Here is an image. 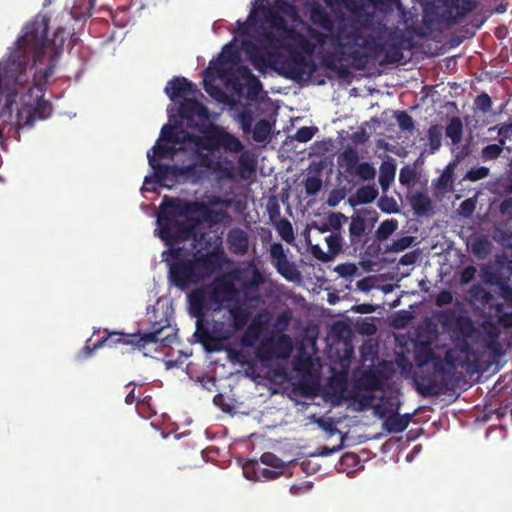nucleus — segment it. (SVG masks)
<instances>
[{"instance_id":"nucleus-1","label":"nucleus","mask_w":512,"mask_h":512,"mask_svg":"<svg viewBox=\"0 0 512 512\" xmlns=\"http://www.w3.org/2000/svg\"><path fill=\"white\" fill-rule=\"evenodd\" d=\"M50 19L46 15L38 14L25 24L20 35L9 49L6 59L0 62V94L6 90V99L0 113V145L3 143V135L6 119L12 117V104L16 97L29 84L28 66L30 60L33 64L42 63L46 54H49L48 63L54 55L57 58L62 53L65 42V30L58 28L51 40L47 33Z\"/></svg>"},{"instance_id":"nucleus-2","label":"nucleus","mask_w":512,"mask_h":512,"mask_svg":"<svg viewBox=\"0 0 512 512\" xmlns=\"http://www.w3.org/2000/svg\"><path fill=\"white\" fill-rule=\"evenodd\" d=\"M261 46L253 43L245 44L246 53L255 69L265 72L272 69L278 75L300 82L309 79L317 70V65L301 48L299 50L286 45L284 39L271 30L260 33Z\"/></svg>"},{"instance_id":"nucleus-3","label":"nucleus","mask_w":512,"mask_h":512,"mask_svg":"<svg viewBox=\"0 0 512 512\" xmlns=\"http://www.w3.org/2000/svg\"><path fill=\"white\" fill-rule=\"evenodd\" d=\"M168 267V280L174 287L185 291L218 273L225 263L224 252L214 249L207 253L197 251L189 257L183 248H169L162 253Z\"/></svg>"},{"instance_id":"nucleus-4","label":"nucleus","mask_w":512,"mask_h":512,"mask_svg":"<svg viewBox=\"0 0 512 512\" xmlns=\"http://www.w3.org/2000/svg\"><path fill=\"white\" fill-rule=\"evenodd\" d=\"M211 213L212 211L203 201L166 198L157 216L158 236L165 245L174 248L175 244L188 240L194 233L192 225L177 217L201 214L208 218Z\"/></svg>"},{"instance_id":"nucleus-5","label":"nucleus","mask_w":512,"mask_h":512,"mask_svg":"<svg viewBox=\"0 0 512 512\" xmlns=\"http://www.w3.org/2000/svg\"><path fill=\"white\" fill-rule=\"evenodd\" d=\"M227 311L231 319L230 324L206 319L195 327L194 337L208 353L224 350L225 343L248 325L252 314L247 303L239 302L228 305Z\"/></svg>"},{"instance_id":"nucleus-6","label":"nucleus","mask_w":512,"mask_h":512,"mask_svg":"<svg viewBox=\"0 0 512 512\" xmlns=\"http://www.w3.org/2000/svg\"><path fill=\"white\" fill-rule=\"evenodd\" d=\"M414 361L417 366L413 374L416 391L423 397L438 396L451 375L448 363L436 355L428 343L416 345Z\"/></svg>"},{"instance_id":"nucleus-7","label":"nucleus","mask_w":512,"mask_h":512,"mask_svg":"<svg viewBox=\"0 0 512 512\" xmlns=\"http://www.w3.org/2000/svg\"><path fill=\"white\" fill-rule=\"evenodd\" d=\"M57 55L51 58L44 69H37L32 85L25 93H20L21 108L17 111V128L32 127L36 120H44L52 114V104L44 99L49 79L55 72Z\"/></svg>"},{"instance_id":"nucleus-8","label":"nucleus","mask_w":512,"mask_h":512,"mask_svg":"<svg viewBox=\"0 0 512 512\" xmlns=\"http://www.w3.org/2000/svg\"><path fill=\"white\" fill-rule=\"evenodd\" d=\"M162 332L163 328L147 333H123L104 329V335L94 343L92 347L85 345L84 349L87 350V354L90 355L93 351L103 347L115 348L119 345H131L138 349H143L149 344L162 343L167 345L172 343L173 337L170 335L162 337Z\"/></svg>"},{"instance_id":"nucleus-9","label":"nucleus","mask_w":512,"mask_h":512,"mask_svg":"<svg viewBox=\"0 0 512 512\" xmlns=\"http://www.w3.org/2000/svg\"><path fill=\"white\" fill-rule=\"evenodd\" d=\"M185 136V144H193L197 150L215 151L219 148H223L228 152L239 153L244 148L243 144L236 136L215 124H210L208 128L204 130L203 136L189 132Z\"/></svg>"},{"instance_id":"nucleus-10","label":"nucleus","mask_w":512,"mask_h":512,"mask_svg":"<svg viewBox=\"0 0 512 512\" xmlns=\"http://www.w3.org/2000/svg\"><path fill=\"white\" fill-rule=\"evenodd\" d=\"M256 11L262 12L264 19L270 24V26L284 35L282 37L284 40H293L307 55H313L316 49L315 44L307 39L302 33L296 31L293 27H290L279 11H275L265 5L257 6L252 9L250 17Z\"/></svg>"},{"instance_id":"nucleus-11","label":"nucleus","mask_w":512,"mask_h":512,"mask_svg":"<svg viewBox=\"0 0 512 512\" xmlns=\"http://www.w3.org/2000/svg\"><path fill=\"white\" fill-rule=\"evenodd\" d=\"M338 166L345 176L358 177L361 181L375 178L376 170L369 162H359L356 148L347 146L337 157Z\"/></svg>"},{"instance_id":"nucleus-12","label":"nucleus","mask_w":512,"mask_h":512,"mask_svg":"<svg viewBox=\"0 0 512 512\" xmlns=\"http://www.w3.org/2000/svg\"><path fill=\"white\" fill-rule=\"evenodd\" d=\"M379 215L375 210L362 209L351 216L349 224L350 246L357 250L366 244L364 239L378 221Z\"/></svg>"},{"instance_id":"nucleus-13","label":"nucleus","mask_w":512,"mask_h":512,"mask_svg":"<svg viewBox=\"0 0 512 512\" xmlns=\"http://www.w3.org/2000/svg\"><path fill=\"white\" fill-rule=\"evenodd\" d=\"M204 287L215 305L214 312H220L223 308L227 309V306L233 303H246L241 299L234 283L228 279L217 278Z\"/></svg>"},{"instance_id":"nucleus-14","label":"nucleus","mask_w":512,"mask_h":512,"mask_svg":"<svg viewBox=\"0 0 512 512\" xmlns=\"http://www.w3.org/2000/svg\"><path fill=\"white\" fill-rule=\"evenodd\" d=\"M147 158L150 167L153 169V177H145V190L150 191L151 189L148 188V185L152 183L170 188L181 182L180 166L162 164L158 159H155L153 155H150V152H147Z\"/></svg>"},{"instance_id":"nucleus-15","label":"nucleus","mask_w":512,"mask_h":512,"mask_svg":"<svg viewBox=\"0 0 512 512\" xmlns=\"http://www.w3.org/2000/svg\"><path fill=\"white\" fill-rule=\"evenodd\" d=\"M189 315L196 319L195 326L208 319L209 312L215 313V305L204 286L196 287L187 294Z\"/></svg>"},{"instance_id":"nucleus-16","label":"nucleus","mask_w":512,"mask_h":512,"mask_svg":"<svg viewBox=\"0 0 512 512\" xmlns=\"http://www.w3.org/2000/svg\"><path fill=\"white\" fill-rule=\"evenodd\" d=\"M269 254L272 265L284 279L290 282L300 280L301 274L296 265L288 260L282 243H272L270 245Z\"/></svg>"},{"instance_id":"nucleus-17","label":"nucleus","mask_w":512,"mask_h":512,"mask_svg":"<svg viewBox=\"0 0 512 512\" xmlns=\"http://www.w3.org/2000/svg\"><path fill=\"white\" fill-rule=\"evenodd\" d=\"M229 80L236 91H241L243 87L241 82L244 81L247 88V97L252 100L255 99L263 89L260 80L251 72L247 66L244 65L233 69L230 72Z\"/></svg>"},{"instance_id":"nucleus-18","label":"nucleus","mask_w":512,"mask_h":512,"mask_svg":"<svg viewBox=\"0 0 512 512\" xmlns=\"http://www.w3.org/2000/svg\"><path fill=\"white\" fill-rule=\"evenodd\" d=\"M269 322L270 315L268 313L261 312L255 315L240 338L241 346L246 348L255 347Z\"/></svg>"},{"instance_id":"nucleus-19","label":"nucleus","mask_w":512,"mask_h":512,"mask_svg":"<svg viewBox=\"0 0 512 512\" xmlns=\"http://www.w3.org/2000/svg\"><path fill=\"white\" fill-rule=\"evenodd\" d=\"M179 115L187 121L189 127L197 128L198 124L195 119L207 120L209 118V110L196 99L184 98L179 105Z\"/></svg>"},{"instance_id":"nucleus-20","label":"nucleus","mask_w":512,"mask_h":512,"mask_svg":"<svg viewBox=\"0 0 512 512\" xmlns=\"http://www.w3.org/2000/svg\"><path fill=\"white\" fill-rule=\"evenodd\" d=\"M197 92L199 91L196 84L182 76L174 77L165 87V93L172 101L185 98L188 95H195Z\"/></svg>"},{"instance_id":"nucleus-21","label":"nucleus","mask_w":512,"mask_h":512,"mask_svg":"<svg viewBox=\"0 0 512 512\" xmlns=\"http://www.w3.org/2000/svg\"><path fill=\"white\" fill-rule=\"evenodd\" d=\"M226 240L232 254L241 256L247 254L249 249V237L243 229L238 227L230 229Z\"/></svg>"},{"instance_id":"nucleus-22","label":"nucleus","mask_w":512,"mask_h":512,"mask_svg":"<svg viewBox=\"0 0 512 512\" xmlns=\"http://www.w3.org/2000/svg\"><path fill=\"white\" fill-rule=\"evenodd\" d=\"M437 319L442 326H451L453 323H455L456 326L461 330H464L467 327H472V321L470 318L457 315V312L454 309L439 311L437 314Z\"/></svg>"},{"instance_id":"nucleus-23","label":"nucleus","mask_w":512,"mask_h":512,"mask_svg":"<svg viewBox=\"0 0 512 512\" xmlns=\"http://www.w3.org/2000/svg\"><path fill=\"white\" fill-rule=\"evenodd\" d=\"M413 415V413H392L385 419L384 428L389 433H401L407 429Z\"/></svg>"},{"instance_id":"nucleus-24","label":"nucleus","mask_w":512,"mask_h":512,"mask_svg":"<svg viewBox=\"0 0 512 512\" xmlns=\"http://www.w3.org/2000/svg\"><path fill=\"white\" fill-rule=\"evenodd\" d=\"M409 203L417 216H426L432 209V200L427 193L416 192L409 197Z\"/></svg>"},{"instance_id":"nucleus-25","label":"nucleus","mask_w":512,"mask_h":512,"mask_svg":"<svg viewBox=\"0 0 512 512\" xmlns=\"http://www.w3.org/2000/svg\"><path fill=\"white\" fill-rule=\"evenodd\" d=\"M310 21L324 30L333 28V21L329 13L319 4L313 3L310 8Z\"/></svg>"},{"instance_id":"nucleus-26","label":"nucleus","mask_w":512,"mask_h":512,"mask_svg":"<svg viewBox=\"0 0 512 512\" xmlns=\"http://www.w3.org/2000/svg\"><path fill=\"white\" fill-rule=\"evenodd\" d=\"M188 131L184 130L179 125H164L161 129L160 140L166 141L171 144H185L186 134Z\"/></svg>"},{"instance_id":"nucleus-27","label":"nucleus","mask_w":512,"mask_h":512,"mask_svg":"<svg viewBox=\"0 0 512 512\" xmlns=\"http://www.w3.org/2000/svg\"><path fill=\"white\" fill-rule=\"evenodd\" d=\"M443 3L449 10L456 11V15L454 16L455 20L465 17L477 6L475 0H443Z\"/></svg>"},{"instance_id":"nucleus-28","label":"nucleus","mask_w":512,"mask_h":512,"mask_svg":"<svg viewBox=\"0 0 512 512\" xmlns=\"http://www.w3.org/2000/svg\"><path fill=\"white\" fill-rule=\"evenodd\" d=\"M255 355L261 363H268L275 358L274 336L262 339L255 349Z\"/></svg>"},{"instance_id":"nucleus-29","label":"nucleus","mask_w":512,"mask_h":512,"mask_svg":"<svg viewBox=\"0 0 512 512\" xmlns=\"http://www.w3.org/2000/svg\"><path fill=\"white\" fill-rule=\"evenodd\" d=\"M378 196V191L374 186L367 185L358 188L355 196L349 198V204L356 206L359 204H369L373 202Z\"/></svg>"},{"instance_id":"nucleus-30","label":"nucleus","mask_w":512,"mask_h":512,"mask_svg":"<svg viewBox=\"0 0 512 512\" xmlns=\"http://www.w3.org/2000/svg\"><path fill=\"white\" fill-rule=\"evenodd\" d=\"M274 348L276 359L289 358L293 351V342L291 337L284 333L274 337Z\"/></svg>"},{"instance_id":"nucleus-31","label":"nucleus","mask_w":512,"mask_h":512,"mask_svg":"<svg viewBox=\"0 0 512 512\" xmlns=\"http://www.w3.org/2000/svg\"><path fill=\"white\" fill-rule=\"evenodd\" d=\"M95 0H74L71 8V16L75 20H83L91 16Z\"/></svg>"},{"instance_id":"nucleus-32","label":"nucleus","mask_w":512,"mask_h":512,"mask_svg":"<svg viewBox=\"0 0 512 512\" xmlns=\"http://www.w3.org/2000/svg\"><path fill=\"white\" fill-rule=\"evenodd\" d=\"M239 175L242 179L247 180L254 173L256 168V162L254 157L244 152L238 158Z\"/></svg>"},{"instance_id":"nucleus-33","label":"nucleus","mask_w":512,"mask_h":512,"mask_svg":"<svg viewBox=\"0 0 512 512\" xmlns=\"http://www.w3.org/2000/svg\"><path fill=\"white\" fill-rule=\"evenodd\" d=\"M446 137L449 138L452 144H459L463 135V124L459 117H452L446 126Z\"/></svg>"},{"instance_id":"nucleus-34","label":"nucleus","mask_w":512,"mask_h":512,"mask_svg":"<svg viewBox=\"0 0 512 512\" xmlns=\"http://www.w3.org/2000/svg\"><path fill=\"white\" fill-rule=\"evenodd\" d=\"M398 229L396 219H386L378 226L375 231V238L382 242L387 240Z\"/></svg>"},{"instance_id":"nucleus-35","label":"nucleus","mask_w":512,"mask_h":512,"mask_svg":"<svg viewBox=\"0 0 512 512\" xmlns=\"http://www.w3.org/2000/svg\"><path fill=\"white\" fill-rule=\"evenodd\" d=\"M395 166L383 163L380 167L379 184L383 191H387L395 178Z\"/></svg>"},{"instance_id":"nucleus-36","label":"nucleus","mask_w":512,"mask_h":512,"mask_svg":"<svg viewBox=\"0 0 512 512\" xmlns=\"http://www.w3.org/2000/svg\"><path fill=\"white\" fill-rule=\"evenodd\" d=\"M442 127L440 125H431L427 131L430 153L438 151L442 145Z\"/></svg>"},{"instance_id":"nucleus-37","label":"nucleus","mask_w":512,"mask_h":512,"mask_svg":"<svg viewBox=\"0 0 512 512\" xmlns=\"http://www.w3.org/2000/svg\"><path fill=\"white\" fill-rule=\"evenodd\" d=\"M181 181L199 182L203 177V172L198 168L196 163L186 166H180Z\"/></svg>"},{"instance_id":"nucleus-38","label":"nucleus","mask_w":512,"mask_h":512,"mask_svg":"<svg viewBox=\"0 0 512 512\" xmlns=\"http://www.w3.org/2000/svg\"><path fill=\"white\" fill-rule=\"evenodd\" d=\"M160 139L157 140L155 145L149 151L150 155H153L155 159H166L172 158L176 154L174 146L160 143Z\"/></svg>"},{"instance_id":"nucleus-39","label":"nucleus","mask_w":512,"mask_h":512,"mask_svg":"<svg viewBox=\"0 0 512 512\" xmlns=\"http://www.w3.org/2000/svg\"><path fill=\"white\" fill-rule=\"evenodd\" d=\"M271 132V125L268 120H259L253 129V140L256 142H264L267 140Z\"/></svg>"},{"instance_id":"nucleus-40","label":"nucleus","mask_w":512,"mask_h":512,"mask_svg":"<svg viewBox=\"0 0 512 512\" xmlns=\"http://www.w3.org/2000/svg\"><path fill=\"white\" fill-rule=\"evenodd\" d=\"M363 386L369 390H379L382 386L381 375L373 370H368L362 376Z\"/></svg>"},{"instance_id":"nucleus-41","label":"nucleus","mask_w":512,"mask_h":512,"mask_svg":"<svg viewBox=\"0 0 512 512\" xmlns=\"http://www.w3.org/2000/svg\"><path fill=\"white\" fill-rule=\"evenodd\" d=\"M384 53H385V60L383 62H381V64H383V63H387V64L399 63L403 59V52H402L400 44H398V43H392L387 48L385 47Z\"/></svg>"},{"instance_id":"nucleus-42","label":"nucleus","mask_w":512,"mask_h":512,"mask_svg":"<svg viewBox=\"0 0 512 512\" xmlns=\"http://www.w3.org/2000/svg\"><path fill=\"white\" fill-rule=\"evenodd\" d=\"M212 171L216 173L220 179L233 181L236 178L235 168L231 163L223 164L221 161H217Z\"/></svg>"},{"instance_id":"nucleus-43","label":"nucleus","mask_w":512,"mask_h":512,"mask_svg":"<svg viewBox=\"0 0 512 512\" xmlns=\"http://www.w3.org/2000/svg\"><path fill=\"white\" fill-rule=\"evenodd\" d=\"M377 206L382 212L387 214L399 212V207L396 200L393 197H388L386 195L379 198Z\"/></svg>"},{"instance_id":"nucleus-44","label":"nucleus","mask_w":512,"mask_h":512,"mask_svg":"<svg viewBox=\"0 0 512 512\" xmlns=\"http://www.w3.org/2000/svg\"><path fill=\"white\" fill-rule=\"evenodd\" d=\"M414 241L412 236H404L397 240H394L390 245L386 247V252H402L409 248Z\"/></svg>"},{"instance_id":"nucleus-45","label":"nucleus","mask_w":512,"mask_h":512,"mask_svg":"<svg viewBox=\"0 0 512 512\" xmlns=\"http://www.w3.org/2000/svg\"><path fill=\"white\" fill-rule=\"evenodd\" d=\"M239 59V54L230 44L223 47L222 52L218 56V61L222 64L235 63Z\"/></svg>"},{"instance_id":"nucleus-46","label":"nucleus","mask_w":512,"mask_h":512,"mask_svg":"<svg viewBox=\"0 0 512 512\" xmlns=\"http://www.w3.org/2000/svg\"><path fill=\"white\" fill-rule=\"evenodd\" d=\"M327 243L329 253L332 256H335L340 253L342 249L343 238L339 233L331 234L325 238Z\"/></svg>"},{"instance_id":"nucleus-47","label":"nucleus","mask_w":512,"mask_h":512,"mask_svg":"<svg viewBox=\"0 0 512 512\" xmlns=\"http://www.w3.org/2000/svg\"><path fill=\"white\" fill-rule=\"evenodd\" d=\"M396 121L399 128L403 131L412 132L415 128L413 118L405 111H400L397 113Z\"/></svg>"},{"instance_id":"nucleus-48","label":"nucleus","mask_w":512,"mask_h":512,"mask_svg":"<svg viewBox=\"0 0 512 512\" xmlns=\"http://www.w3.org/2000/svg\"><path fill=\"white\" fill-rule=\"evenodd\" d=\"M495 129H497L498 132V142L500 143V145H505L507 139L512 138V122L491 127L489 130L491 131Z\"/></svg>"},{"instance_id":"nucleus-49","label":"nucleus","mask_w":512,"mask_h":512,"mask_svg":"<svg viewBox=\"0 0 512 512\" xmlns=\"http://www.w3.org/2000/svg\"><path fill=\"white\" fill-rule=\"evenodd\" d=\"M305 192L309 196L316 195L322 188V180L317 176H310L304 181Z\"/></svg>"},{"instance_id":"nucleus-50","label":"nucleus","mask_w":512,"mask_h":512,"mask_svg":"<svg viewBox=\"0 0 512 512\" xmlns=\"http://www.w3.org/2000/svg\"><path fill=\"white\" fill-rule=\"evenodd\" d=\"M503 146L499 144H489L482 149V157L486 160H494L498 158L502 151Z\"/></svg>"},{"instance_id":"nucleus-51","label":"nucleus","mask_w":512,"mask_h":512,"mask_svg":"<svg viewBox=\"0 0 512 512\" xmlns=\"http://www.w3.org/2000/svg\"><path fill=\"white\" fill-rule=\"evenodd\" d=\"M474 105L476 109L487 113L492 107V99L487 93L483 92L475 98Z\"/></svg>"},{"instance_id":"nucleus-52","label":"nucleus","mask_w":512,"mask_h":512,"mask_svg":"<svg viewBox=\"0 0 512 512\" xmlns=\"http://www.w3.org/2000/svg\"><path fill=\"white\" fill-rule=\"evenodd\" d=\"M317 130L318 129L316 127H308V126L300 127L296 131V134H295L294 138L298 142L306 143V142L310 141L313 138V136L317 132Z\"/></svg>"},{"instance_id":"nucleus-53","label":"nucleus","mask_w":512,"mask_h":512,"mask_svg":"<svg viewBox=\"0 0 512 512\" xmlns=\"http://www.w3.org/2000/svg\"><path fill=\"white\" fill-rule=\"evenodd\" d=\"M278 231H279V234L282 237V239L285 240L286 242L290 243L294 240L293 228H292L291 223L288 220H286V219L281 220V222L278 226Z\"/></svg>"},{"instance_id":"nucleus-54","label":"nucleus","mask_w":512,"mask_h":512,"mask_svg":"<svg viewBox=\"0 0 512 512\" xmlns=\"http://www.w3.org/2000/svg\"><path fill=\"white\" fill-rule=\"evenodd\" d=\"M346 220L347 217L344 214L340 212H333L328 215L326 223L329 226L330 230L340 231L342 227V222Z\"/></svg>"},{"instance_id":"nucleus-55","label":"nucleus","mask_w":512,"mask_h":512,"mask_svg":"<svg viewBox=\"0 0 512 512\" xmlns=\"http://www.w3.org/2000/svg\"><path fill=\"white\" fill-rule=\"evenodd\" d=\"M363 46L377 54L383 53L385 50L383 42L379 38L371 35L364 40Z\"/></svg>"},{"instance_id":"nucleus-56","label":"nucleus","mask_w":512,"mask_h":512,"mask_svg":"<svg viewBox=\"0 0 512 512\" xmlns=\"http://www.w3.org/2000/svg\"><path fill=\"white\" fill-rule=\"evenodd\" d=\"M489 175V168L485 166L477 167V168H471L466 176L465 179L469 181H479L481 179L486 178Z\"/></svg>"},{"instance_id":"nucleus-57","label":"nucleus","mask_w":512,"mask_h":512,"mask_svg":"<svg viewBox=\"0 0 512 512\" xmlns=\"http://www.w3.org/2000/svg\"><path fill=\"white\" fill-rule=\"evenodd\" d=\"M260 460L263 464L275 469H281L283 467V461L271 452L262 454Z\"/></svg>"},{"instance_id":"nucleus-58","label":"nucleus","mask_w":512,"mask_h":512,"mask_svg":"<svg viewBox=\"0 0 512 512\" xmlns=\"http://www.w3.org/2000/svg\"><path fill=\"white\" fill-rule=\"evenodd\" d=\"M504 304L500 303L495 306L496 314L498 316V321L501 325L505 327H511L512 326V312L511 313H505L503 311Z\"/></svg>"},{"instance_id":"nucleus-59","label":"nucleus","mask_w":512,"mask_h":512,"mask_svg":"<svg viewBox=\"0 0 512 512\" xmlns=\"http://www.w3.org/2000/svg\"><path fill=\"white\" fill-rule=\"evenodd\" d=\"M346 197V192L344 189H333L327 198V205L329 207L337 206L344 198Z\"/></svg>"},{"instance_id":"nucleus-60","label":"nucleus","mask_w":512,"mask_h":512,"mask_svg":"<svg viewBox=\"0 0 512 512\" xmlns=\"http://www.w3.org/2000/svg\"><path fill=\"white\" fill-rule=\"evenodd\" d=\"M477 273V269L473 265L466 266L460 273L459 281L460 284L466 285L474 280Z\"/></svg>"},{"instance_id":"nucleus-61","label":"nucleus","mask_w":512,"mask_h":512,"mask_svg":"<svg viewBox=\"0 0 512 512\" xmlns=\"http://www.w3.org/2000/svg\"><path fill=\"white\" fill-rule=\"evenodd\" d=\"M469 292L473 298L482 299L486 303H488L492 298V295L487 292L480 284H474Z\"/></svg>"},{"instance_id":"nucleus-62","label":"nucleus","mask_w":512,"mask_h":512,"mask_svg":"<svg viewBox=\"0 0 512 512\" xmlns=\"http://www.w3.org/2000/svg\"><path fill=\"white\" fill-rule=\"evenodd\" d=\"M239 122L245 133L250 132L253 123V114L250 110H244L239 116Z\"/></svg>"},{"instance_id":"nucleus-63","label":"nucleus","mask_w":512,"mask_h":512,"mask_svg":"<svg viewBox=\"0 0 512 512\" xmlns=\"http://www.w3.org/2000/svg\"><path fill=\"white\" fill-rule=\"evenodd\" d=\"M416 177L415 170L405 166L400 170L399 181L403 185H409Z\"/></svg>"},{"instance_id":"nucleus-64","label":"nucleus","mask_w":512,"mask_h":512,"mask_svg":"<svg viewBox=\"0 0 512 512\" xmlns=\"http://www.w3.org/2000/svg\"><path fill=\"white\" fill-rule=\"evenodd\" d=\"M291 320V314L289 311H283L279 314L274 322V327L278 330L284 331L287 329Z\"/></svg>"}]
</instances>
